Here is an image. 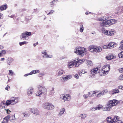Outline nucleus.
I'll use <instances>...</instances> for the list:
<instances>
[{
    "label": "nucleus",
    "mask_w": 123,
    "mask_h": 123,
    "mask_svg": "<svg viewBox=\"0 0 123 123\" xmlns=\"http://www.w3.org/2000/svg\"><path fill=\"white\" fill-rule=\"evenodd\" d=\"M118 104L117 101L116 100L113 99L109 101L107 104V105L108 106L107 107H106V111H110L111 109V108L112 106H115Z\"/></svg>",
    "instance_id": "obj_1"
},
{
    "label": "nucleus",
    "mask_w": 123,
    "mask_h": 123,
    "mask_svg": "<svg viewBox=\"0 0 123 123\" xmlns=\"http://www.w3.org/2000/svg\"><path fill=\"white\" fill-rule=\"evenodd\" d=\"M11 100L6 101V105H14L19 102V98L18 97H13L11 98Z\"/></svg>",
    "instance_id": "obj_2"
},
{
    "label": "nucleus",
    "mask_w": 123,
    "mask_h": 123,
    "mask_svg": "<svg viewBox=\"0 0 123 123\" xmlns=\"http://www.w3.org/2000/svg\"><path fill=\"white\" fill-rule=\"evenodd\" d=\"M38 88L39 90L37 92L36 95L37 96H41L42 94L45 95L46 94L47 91L46 88L40 86H39Z\"/></svg>",
    "instance_id": "obj_3"
},
{
    "label": "nucleus",
    "mask_w": 123,
    "mask_h": 123,
    "mask_svg": "<svg viewBox=\"0 0 123 123\" xmlns=\"http://www.w3.org/2000/svg\"><path fill=\"white\" fill-rule=\"evenodd\" d=\"M86 49L83 47L81 48L80 47H77L75 49L74 52L78 55L83 56L84 55V53L85 52Z\"/></svg>",
    "instance_id": "obj_4"
},
{
    "label": "nucleus",
    "mask_w": 123,
    "mask_h": 123,
    "mask_svg": "<svg viewBox=\"0 0 123 123\" xmlns=\"http://www.w3.org/2000/svg\"><path fill=\"white\" fill-rule=\"evenodd\" d=\"M31 34V33L25 31L23 33L21 34V35L20 36L21 39H23L24 40H27L28 39V36H30Z\"/></svg>",
    "instance_id": "obj_5"
},
{
    "label": "nucleus",
    "mask_w": 123,
    "mask_h": 123,
    "mask_svg": "<svg viewBox=\"0 0 123 123\" xmlns=\"http://www.w3.org/2000/svg\"><path fill=\"white\" fill-rule=\"evenodd\" d=\"M43 108L48 110H52L54 108V107L52 104L48 103H46L43 105Z\"/></svg>",
    "instance_id": "obj_6"
},
{
    "label": "nucleus",
    "mask_w": 123,
    "mask_h": 123,
    "mask_svg": "<svg viewBox=\"0 0 123 123\" xmlns=\"http://www.w3.org/2000/svg\"><path fill=\"white\" fill-rule=\"evenodd\" d=\"M97 20L98 21H102L103 22H101L100 23H115L117 22V20L114 19L105 21L104 19H102V18H99L97 19Z\"/></svg>",
    "instance_id": "obj_7"
},
{
    "label": "nucleus",
    "mask_w": 123,
    "mask_h": 123,
    "mask_svg": "<svg viewBox=\"0 0 123 123\" xmlns=\"http://www.w3.org/2000/svg\"><path fill=\"white\" fill-rule=\"evenodd\" d=\"M70 96V95L69 94H67L64 95L63 94L62 97H61V98L64 102L65 101L69 100L71 99Z\"/></svg>",
    "instance_id": "obj_8"
},
{
    "label": "nucleus",
    "mask_w": 123,
    "mask_h": 123,
    "mask_svg": "<svg viewBox=\"0 0 123 123\" xmlns=\"http://www.w3.org/2000/svg\"><path fill=\"white\" fill-rule=\"evenodd\" d=\"M85 60L84 59H81L79 60L78 61H76L75 67H77L79 66V65L81 64H82L83 62L85 61Z\"/></svg>",
    "instance_id": "obj_9"
},
{
    "label": "nucleus",
    "mask_w": 123,
    "mask_h": 123,
    "mask_svg": "<svg viewBox=\"0 0 123 123\" xmlns=\"http://www.w3.org/2000/svg\"><path fill=\"white\" fill-rule=\"evenodd\" d=\"M30 111L33 114L38 115L39 112L38 110L36 108H33L30 109Z\"/></svg>",
    "instance_id": "obj_10"
},
{
    "label": "nucleus",
    "mask_w": 123,
    "mask_h": 123,
    "mask_svg": "<svg viewBox=\"0 0 123 123\" xmlns=\"http://www.w3.org/2000/svg\"><path fill=\"white\" fill-rule=\"evenodd\" d=\"M27 92L28 96H31L33 92V89L32 87H29L27 90Z\"/></svg>",
    "instance_id": "obj_11"
},
{
    "label": "nucleus",
    "mask_w": 123,
    "mask_h": 123,
    "mask_svg": "<svg viewBox=\"0 0 123 123\" xmlns=\"http://www.w3.org/2000/svg\"><path fill=\"white\" fill-rule=\"evenodd\" d=\"M99 70L98 68H95L91 70L90 72L93 75L96 74L97 73L100 72L98 70Z\"/></svg>",
    "instance_id": "obj_12"
},
{
    "label": "nucleus",
    "mask_w": 123,
    "mask_h": 123,
    "mask_svg": "<svg viewBox=\"0 0 123 123\" xmlns=\"http://www.w3.org/2000/svg\"><path fill=\"white\" fill-rule=\"evenodd\" d=\"M117 45L116 43L114 42L110 43L108 44L109 49H112L117 46Z\"/></svg>",
    "instance_id": "obj_13"
},
{
    "label": "nucleus",
    "mask_w": 123,
    "mask_h": 123,
    "mask_svg": "<svg viewBox=\"0 0 123 123\" xmlns=\"http://www.w3.org/2000/svg\"><path fill=\"white\" fill-rule=\"evenodd\" d=\"M115 119L114 118H112L111 117H107L106 118L107 121L109 123H114L116 121Z\"/></svg>",
    "instance_id": "obj_14"
},
{
    "label": "nucleus",
    "mask_w": 123,
    "mask_h": 123,
    "mask_svg": "<svg viewBox=\"0 0 123 123\" xmlns=\"http://www.w3.org/2000/svg\"><path fill=\"white\" fill-rule=\"evenodd\" d=\"M102 50V49L101 47L99 46H95V48L94 49V52H99Z\"/></svg>",
    "instance_id": "obj_15"
},
{
    "label": "nucleus",
    "mask_w": 123,
    "mask_h": 123,
    "mask_svg": "<svg viewBox=\"0 0 123 123\" xmlns=\"http://www.w3.org/2000/svg\"><path fill=\"white\" fill-rule=\"evenodd\" d=\"M76 60H74V61L70 62L68 63V67L69 68H71L74 65H75Z\"/></svg>",
    "instance_id": "obj_16"
},
{
    "label": "nucleus",
    "mask_w": 123,
    "mask_h": 123,
    "mask_svg": "<svg viewBox=\"0 0 123 123\" xmlns=\"http://www.w3.org/2000/svg\"><path fill=\"white\" fill-rule=\"evenodd\" d=\"M8 120H9L11 121H14L15 120V117L14 116H10V115H8L7 116Z\"/></svg>",
    "instance_id": "obj_17"
},
{
    "label": "nucleus",
    "mask_w": 123,
    "mask_h": 123,
    "mask_svg": "<svg viewBox=\"0 0 123 123\" xmlns=\"http://www.w3.org/2000/svg\"><path fill=\"white\" fill-rule=\"evenodd\" d=\"M95 46L91 45L88 47V49L90 52L94 53V49L95 48Z\"/></svg>",
    "instance_id": "obj_18"
},
{
    "label": "nucleus",
    "mask_w": 123,
    "mask_h": 123,
    "mask_svg": "<svg viewBox=\"0 0 123 123\" xmlns=\"http://www.w3.org/2000/svg\"><path fill=\"white\" fill-rule=\"evenodd\" d=\"M97 92V91H94L91 92H88V95L89 97H91L93 96H94V94H95L97 92Z\"/></svg>",
    "instance_id": "obj_19"
},
{
    "label": "nucleus",
    "mask_w": 123,
    "mask_h": 123,
    "mask_svg": "<svg viewBox=\"0 0 123 123\" xmlns=\"http://www.w3.org/2000/svg\"><path fill=\"white\" fill-rule=\"evenodd\" d=\"M114 57V56L113 55L110 54L108 55V56H106L105 58L107 59L110 60L113 59Z\"/></svg>",
    "instance_id": "obj_20"
},
{
    "label": "nucleus",
    "mask_w": 123,
    "mask_h": 123,
    "mask_svg": "<svg viewBox=\"0 0 123 123\" xmlns=\"http://www.w3.org/2000/svg\"><path fill=\"white\" fill-rule=\"evenodd\" d=\"M111 92H112V94H113L119 93V91L117 89H113L111 91Z\"/></svg>",
    "instance_id": "obj_21"
},
{
    "label": "nucleus",
    "mask_w": 123,
    "mask_h": 123,
    "mask_svg": "<svg viewBox=\"0 0 123 123\" xmlns=\"http://www.w3.org/2000/svg\"><path fill=\"white\" fill-rule=\"evenodd\" d=\"M7 8V5H2L0 7V11H2L3 10H6Z\"/></svg>",
    "instance_id": "obj_22"
},
{
    "label": "nucleus",
    "mask_w": 123,
    "mask_h": 123,
    "mask_svg": "<svg viewBox=\"0 0 123 123\" xmlns=\"http://www.w3.org/2000/svg\"><path fill=\"white\" fill-rule=\"evenodd\" d=\"M120 46L118 49L120 50H122L123 49V40L120 42L119 44Z\"/></svg>",
    "instance_id": "obj_23"
},
{
    "label": "nucleus",
    "mask_w": 123,
    "mask_h": 123,
    "mask_svg": "<svg viewBox=\"0 0 123 123\" xmlns=\"http://www.w3.org/2000/svg\"><path fill=\"white\" fill-rule=\"evenodd\" d=\"M115 33V31L114 30H111L110 31H109L108 35L112 36L114 35V33Z\"/></svg>",
    "instance_id": "obj_24"
},
{
    "label": "nucleus",
    "mask_w": 123,
    "mask_h": 123,
    "mask_svg": "<svg viewBox=\"0 0 123 123\" xmlns=\"http://www.w3.org/2000/svg\"><path fill=\"white\" fill-rule=\"evenodd\" d=\"M97 92H97L96 93V97L97 98H99V97L101 96L103 94H104V93L103 92H99L98 91H97Z\"/></svg>",
    "instance_id": "obj_25"
},
{
    "label": "nucleus",
    "mask_w": 123,
    "mask_h": 123,
    "mask_svg": "<svg viewBox=\"0 0 123 123\" xmlns=\"http://www.w3.org/2000/svg\"><path fill=\"white\" fill-rule=\"evenodd\" d=\"M111 24H101V25L104 27H109V26L112 25Z\"/></svg>",
    "instance_id": "obj_26"
},
{
    "label": "nucleus",
    "mask_w": 123,
    "mask_h": 123,
    "mask_svg": "<svg viewBox=\"0 0 123 123\" xmlns=\"http://www.w3.org/2000/svg\"><path fill=\"white\" fill-rule=\"evenodd\" d=\"M86 63L88 66H92L93 65V63L92 61L89 60L87 61Z\"/></svg>",
    "instance_id": "obj_27"
},
{
    "label": "nucleus",
    "mask_w": 123,
    "mask_h": 123,
    "mask_svg": "<svg viewBox=\"0 0 123 123\" xmlns=\"http://www.w3.org/2000/svg\"><path fill=\"white\" fill-rule=\"evenodd\" d=\"M8 120L7 116L5 117L4 118L3 121L1 123H7Z\"/></svg>",
    "instance_id": "obj_28"
},
{
    "label": "nucleus",
    "mask_w": 123,
    "mask_h": 123,
    "mask_svg": "<svg viewBox=\"0 0 123 123\" xmlns=\"http://www.w3.org/2000/svg\"><path fill=\"white\" fill-rule=\"evenodd\" d=\"M65 111V109L63 108H62L60 110V112H59V113L61 115L63 114Z\"/></svg>",
    "instance_id": "obj_29"
},
{
    "label": "nucleus",
    "mask_w": 123,
    "mask_h": 123,
    "mask_svg": "<svg viewBox=\"0 0 123 123\" xmlns=\"http://www.w3.org/2000/svg\"><path fill=\"white\" fill-rule=\"evenodd\" d=\"M45 55H44L43 56V57L44 58H52V56L51 55H49L47 54L46 53Z\"/></svg>",
    "instance_id": "obj_30"
},
{
    "label": "nucleus",
    "mask_w": 123,
    "mask_h": 123,
    "mask_svg": "<svg viewBox=\"0 0 123 123\" xmlns=\"http://www.w3.org/2000/svg\"><path fill=\"white\" fill-rule=\"evenodd\" d=\"M118 11L123 12V6H121L119 7L117 9Z\"/></svg>",
    "instance_id": "obj_31"
},
{
    "label": "nucleus",
    "mask_w": 123,
    "mask_h": 123,
    "mask_svg": "<svg viewBox=\"0 0 123 123\" xmlns=\"http://www.w3.org/2000/svg\"><path fill=\"white\" fill-rule=\"evenodd\" d=\"M80 31L81 32H83L84 28L83 27V26L82 25H80Z\"/></svg>",
    "instance_id": "obj_32"
},
{
    "label": "nucleus",
    "mask_w": 123,
    "mask_h": 123,
    "mask_svg": "<svg viewBox=\"0 0 123 123\" xmlns=\"http://www.w3.org/2000/svg\"><path fill=\"white\" fill-rule=\"evenodd\" d=\"M64 71L62 70H60L58 73V75H61L63 74L64 73Z\"/></svg>",
    "instance_id": "obj_33"
},
{
    "label": "nucleus",
    "mask_w": 123,
    "mask_h": 123,
    "mask_svg": "<svg viewBox=\"0 0 123 123\" xmlns=\"http://www.w3.org/2000/svg\"><path fill=\"white\" fill-rule=\"evenodd\" d=\"M9 75H10L12 76H13L14 75V72L12 70H9Z\"/></svg>",
    "instance_id": "obj_34"
},
{
    "label": "nucleus",
    "mask_w": 123,
    "mask_h": 123,
    "mask_svg": "<svg viewBox=\"0 0 123 123\" xmlns=\"http://www.w3.org/2000/svg\"><path fill=\"white\" fill-rule=\"evenodd\" d=\"M61 79L62 81L67 80H68L67 76L66 77H62V79Z\"/></svg>",
    "instance_id": "obj_35"
},
{
    "label": "nucleus",
    "mask_w": 123,
    "mask_h": 123,
    "mask_svg": "<svg viewBox=\"0 0 123 123\" xmlns=\"http://www.w3.org/2000/svg\"><path fill=\"white\" fill-rule=\"evenodd\" d=\"M54 87L52 88V89L49 92V94L52 95L54 94Z\"/></svg>",
    "instance_id": "obj_36"
},
{
    "label": "nucleus",
    "mask_w": 123,
    "mask_h": 123,
    "mask_svg": "<svg viewBox=\"0 0 123 123\" xmlns=\"http://www.w3.org/2000/svg\"><path fill=\"white\" fill-rule=\"evenodd\" d=\"M103 106L102 105L100 106L98 105L96 107V110H99Z\"/></svg>",
    "instance_id": "obj_37"
},
{
    "label": "nucleus",
    "mask_w": 123,
    "mask_h": 123,
    "mask_svg": "<svg viewBox=\"0 0 123 123\" xmlns=\"http://www.w3.org/2000/svg\"><path fill=\"white\" fill-rule=\"evenodd\" d=\"M27 43H28V42H27L26 41H24V42H20L19 44V45L20 46H22L24 44H26Z\"/></svg>",
    "instance_id": "obj_38"
},
{
    "label": "nucleus",
    "mask_w": 123,
    "mask_h": 123,
    "mask_svg": "<svg viewBox=\"0 0 123 123\" xmlns=\"http://www.w3.org/2000/svg\"><path fill=\"white\" fill-rule=\"evenodd\" d=\"M119 118V117L118 116H115L114 118V119H115V120H116L115 122H117V121H119L118 120Z\"/></svg>",
    "instance_id": "obj_39"
},
{
    "label": "nucleus",
    "mask_w": 123,
    "mask_h": 123,
    "mask_svg": "<svg viewBox=\"0 0 123 123\" xmlns=\"http://www.w3.org/2000/svg\"><path fill=\"white\" fill-rule=\"evenodd\" d=\"M80 117L81 118L84 119L86 118V114H81L80 115Z\"/></svg>",
    "instance_id": "obj_40"
},
{
    "label": "nucleus",
    "mask_w": 123,
    "mask_h": 123,
    "mask_svg": "<svg viewBox=\"0 0 123 123\" xmlns=\"http://www.w3.org/2000/svg\"><path fill=\"white\" fill-rule=\"evenodd\" d=\"M119 79L120 80H123V74H121L119 76Z\"/></svg>",
    "instance_id": "obj_41"
},
{
    "label": "nucleus",
    "mask_w": 123,
    "mask_h": 123,
    "mask_svg": "<svg viewBox=\"0 0 123 123\" xmlns=\"http://www.w3.org/2000/svg\"><path fill=\"white\" fill-rule=\"evenodd\" d=\"M108 46H109L108 45H106H106L104 46L103 47V48L104 49H109Z\"/></svg>",
    "instance_id": "obj_42"
},
{
    "label": "nucleus",
    "mask_w": 123,
    "mask_h": 123,
    "mask_svg": "<svg viewBox=\"0 0 123 123\" xmlns=\"http://www.w3.org/2000/svg\"><path fill=\"white\" fill-rule=\"evenodd\" d=\"M118 56L119 58H122L123 57V55H122V54H121L120 53L118 54Z\"/></svg>",
    "instance_id": "obj_43"
},
{
    "label": "nucleus",
    "mask_w": 123,
    "mask_h": 123,
    "mask_svg": "<svg viewBox=\"0 0 123 123\" xmlns=\"http://www.w3.org/2000/svg\"><path fill=\"white\" fill-rule=\"evenodd\" d=\"M35 70H32L31 72L30 73V74L32 75L33 74H35Z\"/></svg>",
    "instance_id": "obj_44"
},
{
    "label": "nucleus",
    "mask_w": 123,
    "mask_h": 123,
    "mask_svg": "<svg viewBox=\"0 0 123 123\" xmlns=\"http://www.w3.org/2000/svg\"><path fill=\"white\" fill-rule=\"evenodd\" d=\"M118 88L119 89H121L123 90V86H120L118 87Z\"/></svg>",
    "instance_id": "obj_45"
},
{
    "label": "nucleus",
    "mask_w": 123,
    "mask_h": 123,
    "mask_svg": "<svg viewBox=\"0 0 123 123\" xmlns=\"http://www.w3.org/2000/svg\"><path fill=\"white\" fill-rule=\"evenodd\" d=\"M108 32L109 31L108 30H106L105 32L104 33V34L105 35H108Z\"/></svg>",
    "instance_id": "obj_46"
},
{
    "label": "nucleus",
    "mask_w": 123,
    "mask_h": 123,
    "mask_svg": "<svg viewBox=\"0 0 123 123\" xmlns=\"http://www.w3.org/2000/svg\"><path fill=\"white\" fill-rule=\"evenodd\" d=\"M74 77L77 79H78L79 77V76L78 74H76L74 75Z\"/></svg>",
    "instance_id": "obj_47"
},
{
    "label": "nucleus",
    "mask_w": 123,
    "mask_h": 123,
    "mask_svg": "<svg viewBox=\"0 0 123 123\" xmlns=\"http://www.w3.org/2000/svg\"><path fill=\"white\" fill-rule=\"evenodd\" d=\"M119 72L121 73H122L123 72V68H121L119 69Z\"/></svg>",
    "instance_id": "obj_48"
},
{
    "label": "nucleus",
    "mask_w": 123,
    "mask_h": 123,
    "mask_svg": "<svg viewBox=\"0 0 123 123\" xmlns=\"http://www.w3.org/2000/svg\"><path fill=\"white\" fill-rule=\"evenodd\" d=\"M54 11L53 10H52L50 12L48 13L47 14L48 15H49V14H50L53 13L54 12Z\"/></svg>",
    "instance_id": "obj_49"
},
{
    "label": "nucleus",
    "mask_w": 123,
    "mask_h": 123,
    "mask_svg": "<svg viewBox=\"0 0 123 123\" xmlns=\"http://www.w3.org/2000/svg\"><path fill=\"white\" fill-rule=\"evenodd\" d=\"M68 79H69L72 77V75H69L67 76Z\"/></svg>",
    "instance_id": "obj_50"
},
{
    "label": "nucleus",
    "mask_w": 123,
    "mask_h": 123,
    "mask_svg": "<svg viewBox=\"0 0 123 123\" xmlns=\"http://www.w3.org/2000/svg\"><path fill=\"white\" fill-rule=\"evenodd\" d=\"M91 110L92 111H95L96 110V107H95H95L91 108Z\"/></svg>",
    "instance_id": "obj_51"
},
{
    "label": "nucleus",
    "mask_w": 123,
    "mask_h": 123,
    "mask_svg": "<svg viewBox=\"0 0 123 123\" xmlns=\"http://www.w3.org/2000/svg\"><path fill=\"white\" fill-rule=\"evenodd\" d=\"M44 75V74L43 73H40L39 74V77H41L43 75Z\"/></svg>",
    "instance_id": "obj_52"
},
{
    "label": "nucleus",
    "mask_w": 123,
    "mask_h": 123,
    "mask_svg": "<svg viewBox=\"0 0 123 123\" xmlns=\"http://www.w3.org/2000/svg\"><path fill=\"white\" fill-rule=\"evenodd\" d=\"M102 92H103L104 93H104H106L107 92H108V90H105L103 91Z\"/></svg>",
    "instance_id": "obj_53"
},
{
    "label": "nucleus",
    "mask_w": 123,
    "mask_h": 123,
    "mask_svg": "<svg viewBox=\"0 0 123 123\" xmlns=\"http://www.w3.org/2000/svg\"><path fill=\"white\" fill-rule=\"evenodd\" d=\"M3 53L4 54H5L6 53V51L5 50H2L1 51V53Z\"/></svg>",
    "instance_id": "obj_54"
},
{
    "label": "nucleus",
    "mask_w": 123,
    "mask_h": 123,
    "mask_svg": "<svg viewBox=\"0 0 123 123\" xmlns=\"http://www.w3.org/2000/svg\"><path fill=\"white\" fill-rule=\"evenodd\" d=\"M55 2V1L54 0H53L52 2L50 3L51 4L50 5H53L54 4V2Z\"/></svg>",
    "instance_id": "obj_55"
},
{
    "label": "nucleus",
    "mask_w": 123,
    "mask_h": 123,
    "mask_svg": "<svg viewBox=\"0 0 123 123\" xmlns=\"http://www.w3.org/2000/svg\"><path fill=\"white\" fill-rule=\"evenodd\" d=\"M7 64L9 65L10 64V63H11L10 62H9V59H8L7 61Z\"/></svg>",
    "instance_id": "obj_56"
},
{
    "label": "nucleus",
    "mask_w": 123,
    "mask_h": 123,
    "mask_svg": "<svg viewBox=\"0 0 123 123\" xmlns=\"http://www.w3.org/2000/svg\"><path fill=\"white\" fill-rule=\"evenodd\" d=\"M38 42H36V43H34L33 44V45L34 47H35L38 44Z\"/></svg>",
    "instance_id": "obj_57"
},
{
    "label": "nucleus",
    "mask_w": 123,
    "mask_h": 123,
    "mask_svg": "<svg viewBox=\"0 0 123 123\" xmlns=\"http://www.w3.org/2000/svg\"><path fill=\"white\" fill-rule=\"evenodd\" d=\"M35 73H39L40 71L38 70H35Z\"/></svg>",
    "instance_id": "obj_58"
},
{
    "label": "nucleus",
    "mask_w": 123,
    "mask_h": 123,
    "mask_svg": "<svg viewBox=\"0 0 123 123\" xmlns=\"http://www.w3.org/2000/svg\"><path fill=\"white\" fill-rule=\"evenodd\" d=\"M10 88V86L8 85L5 88V89L6 90H8V89L9 88Z\"/></svg>",
    "instance_id": "obj_59"
},
{
    "label": "nucleus",
    "mask_w": 123,
    "mask_h": 123,
    "mask_svg": "<svg viewBox=\"0 0 123 123\" xmlns=\"http://www.w3.org/2000/svg\"><path fill=\"white\" fill-rule=\"evenodd\" d=\"M46 53L45 52V51H43L42 52V54H43L44 55H45L46 54Z\"/></svg>",
    "instance_id": "obj_60"
},
{
    "label": "nucleus",
    "mask_w": 123,
    "mask_h": 123,
    "mask_svg": "<svg viewBox=\"0 0 123 123\" xmlns=\"http://www.w3.org/2000/svg\"><path fill=\"white\" fill-rule=\"evenodd\" d=\"M2 15L3 14L0 13V19H2L3 18Z\"/></svg>",
    "instance_id": "obj_61"
},
{
    "label": "nucleus",
    "mask_w": 123,
    "mask_h": 123,
    "mask_svg": "<svg viewBox=\"0 0 123 123\" xmlns=\"http://www.w3.org/2000/svg\"><path fill=\"white\" fill-rule=\"evenodd\" d=\"M105 68H108L109 69L108 70L109 71L110 70V67L109 65H107L106 66V67H105Z\"/></svg>",
    "instance_id": "obj_62"
},
{
    "label": "nucleus",
    "mask_w": 123,
    "mask_h": 123,
    "mask_svg": "<svg viewBox=\"0 0 123 123\" xmlns=\"http://www.w3.org/2000/svg\"><path fill=\"white\" fill-rule=\"evenodd\" d=\"M116 123H123V122L121 121H117Z\"/></svg>",
    "instance_id": "obj_63"
},
{
    "label": "nucleus",
    "mask_w": 123,
    "mask_h": 123,
    "mask_svg": "<svg viewBox=\"0 0 123 123\" xmlns=\"http://www.w3.org/2000/svg\"><path fill=\"white\" fill-rule=\"evenodd\" d=\"M3 48V46L2 45H0V49H2Z\"/></svg>",
    "instance_id": "obj_64"
}]
</instances>
